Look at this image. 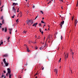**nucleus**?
Here are the masks:
<instances>
[{
	"instance_id": "29",
	"label": "nucleus",
	"mask_w": 78,
	"mask_h": 78,
	"mask_svg": "<svg viewBox=\"0 0 78 78\" xmlns=\"http://www.w3.org/2000/svg\"><path fill=\"white\" fill-rule=\"evenodd\" d=\"M4 28H2V31H4Z\"/></svg>"
},
{
	"instance_id": "62",
	"label": "nucleus",
	"mask_w": 78,
	"mask_h": 78,
	"mask_svg": "<svg viewBox=\"0 0 78 78\" xmlns=\"http://www.w3.org/2000/svg\"><path fill=\"white\" fill-rule=\"evenodd\" d=\"M45 31H46V30H47L46 29H45Z\"/></svg>"
},
{
	"instance_id": "53",
	"label": "nucleus",
	"mask_w": 78,
	"mask_h": 78,
	"mask_svg": "<svg viewBox=\"0 0 78 78\" xmlns=\"http://www.w3.org/2000/svg\"><path fill=\"white\" fill-rule=\"evenodd\" d=\"M22 14L21 13V15L20 16V17H22Z\"/></svg>"
},
{
	"instance_id": "43",
	"label": "nucleus",
	"mask_w": 78,
	"mask_h": 78,
	"mask_svg": "<svg viewBox=\"0 0 78 78\" xmlns=\"http://www.w3.org/2000/svg\"><path fill=\"white\" fill-rule=\"evenodd\" d=\"M73 18H74V17H73L72 18V20H73Z\"/></svg>"
},
{
	"instance_id": "6",
	"label": "nucleus",
	"mask_w": 78,
	"mask_h": 78,
	"mask_svg": "<svg viewBox=\"0 0 78 78\" xmlns=\"http://www.w3.org/2000/svg\"><path fill=\"white\" fill-rule=\"evenodd\" d=\"M4 31L5 33L6 32V31H7V28H6V27H5L4 28Z\"/></svg>"
},
{
	"instance_id": "54",
	"label": "nucleus",
	"mask_w": 78,
	"mask_h": 78,
	"mask_svg": "<svg viewBox=\"0 0 78 78\" xmlns=\"http://www.w3.org/2000/svg\"><path fill=\"white\" fill-rule=\"evenodd\" d=\"M72 55H73V54H74V53L72 52Z\"/></svg>"
},
{
	"instance_id": "35",
	"label": "nucleus",
	"mask_w": 78,
	"mask_h": 78,
	"mask_svg": "<svg viewBox=\"0 0 78 78\" xmlns=\"http://www.w3.org/2000/svg\"><path fill=\"white\" fill-rule=\"evenodd\" d=\"M35 50H37V47H35Z\"/></svg>"
},
{
	"instance_id": "50",
	"label": "nucleus",
	"mask_w": 78,
	"mask_h": 78,
	"mask_svg": "<svg viewBox=\"0 0 78 78\" xmlns=\"http://www.w3.org/2000/svg\"><path fill=\"white\" fill-rule=\"evenodd\" d=\"M27 65H28V64L26 63V66H27Z\"/></svg>"
},
{
	"instance_id": "60",
	"label": "nucleus",
	"mask_w": 78,
	"mask_h": 78,
	"mask_svg": "<svg viewBox=\"0 0 78 78\" xmlns=\"http://www.w3.org/2000/svg\"><path fill=\"white\" fill-rule=\"evenodd\" d=\"M48 27H49V28L50 27H49V26H48Z\"/></svg>"
},
{
	"instance_id": "13",
	"label": "nucleus",
	"mask_w": 78,
	"mask_h": 78,
	"mask_svg": "<svg viewBox=\"0 0 78 78\" xmlns=\"http://www.w3.org/2000/svg\"><path fill=\"white\" fill-rule=\"evenodd\" d=\"M5 58H4V59H3V62H4V63H5V64L6 63V60Z\"/></svg>"
},
{
	"instance_id": "7",
	"label": "nucleus",
	"mask_w": 78,
	"mask_h": 78,
	"mask_svg": "<svg viewBox=\"0 0 78 78\" xmlns=\"http://www.w3.org/2000/svg\"><path fill=\"white\" fill-rule=\"evenodd\" d=\"M27 51H28V52H30V51L29 50V48L28 47H27Z\"/></svg>"
},
{
	"instance_id": "5",
	"label": "nucleus",
	"mask_w": 78,
	"mask_h": 78,
	"mask_svg": "<svg viewBox=\"0 0 78 78\" xmlns=\"http://www.w3.org/2000/svg\"><path fill=\"white\" fill-rule=\"evenodd\" d=\"M68 58V54L66 55L65 56V59H67Z\"/></svg>"
},
{
	"instance_id": "24",
	"label": "nucleus",
	"mask_w": 78,
	"mask_h": 78,
	"mask_svg": "<svg viewBox=\"0 0 78 78\" xmlns=\"http://www.w3.org/2000/svg\"><path fill=\"white\" fill-rule=\"evenodd\" d=\"M14 17H15V15H13V16H12L11 17H12V18H14Z\"/></svg>"
},
{
	"instance_id": "3",
	"label": "nucleus",
	"mask_w": 78,
	"mask_h": 78,
	"mask_svg": "<svg viewBox=\"0 0 78 78\" xmlns=\"http://www.w3.org/2000/svg\"><path fill=\"white\" fill-rule=\"evenodd\" d=\"M7 70H8V73L9 74V75H10V73H11V70H10V69L9 68H8L7 69Z\"/></svg>"
},
{
	"instance_id": "31",
	"label": "nucleus",
	"mask_w": 78,
	"mask_h": 78,
	"mask_svg": "<svg viewBox=\"0 0 78 78\" xmlns=\"http://www.w3.org/2000/svg\"><path fill=\"white\" fill-rule=\"evenodd\" d=\"M37 39H41V37L40 36H39L37 38Z\"/></svg>"
},
{
	"instance_id": "40",
	"label": "nucleus",
	"mask_w": 78,
	"mask_h": 78,
	"mask_svg": "<svg viewBox=\"0 0 78 78\" xmlns=\"http://www.w3.org/2000/svg\"><path fill=\"white\" fill-rule=\"evenodd\" d=\"M3 72L4 73H6V71H5V70H4Z\"/></svg>"
},
{
	"instance_id": "41",
	"label": "nucleus",
	"mask_w": 78,
	"mask_h": 78,
	"mask_svg": "<svg viewBox=\"0 0 78 78\" xmlns=\"http://www.w3.org/2000/svg\"><path fill=\"white\" fill-rule=\"evenodd\" d=\"M34 7H35L34 5H33L32 6V8H34Z\"/></svg>"
},
{
	"instance_id": "27",
	"label": "nucleus",
	"mask_w": 78,
	"mask_h": 78,
	"mask_svg": "<svg viewBox=\"0 0 78 78\" xmlns=\"http://www.w3.org/2000/svg\"><path fill=\"white\" fill-rule=\"evenodd\" d=\"M41 23H44V21H43L42 20H41Z\"/></svg>"
},
{
	"instance_id": "33",
	"label": "nucleus",
	"mask_w": 78,
	"mask_h": 78,
	"mask_svg": "<svg viewBox=\"0 0 78 78\" xmlns=\"http://www.w3.org/2000/svg\"><path fill=\"white\" fill-rule=\"evenodd\" d=\"M32 26H33V27H35V24H33L32 25Z\"/></svg>"
},
{
	"instance_id": "44",
	"label": "nucleus",
	"mask_w": 78,
	"mask_h": 78,
	"mask_svg": "<svg viewBox=\"0 0 78 78\" xmlns=\"http://www.w3.org/2000/svg\"><path fill=\"white\" fill-rule=\"evenodd\" d=\"M29 21H27V24H28V23H29Z\"/></svg>"
},
{
	"instance_id": "8",
	"label": "nucleus",
	"mask_w": 78,
	"mask_h": 78,
	"mask_svg": "<svg viewBox=\"0 0 78 78\" xmlns=\"http://www.w3.org/2000/svg\"><path fill=\"white\" fill-rule=\"evenodd\" d=\"M78 22V21H77V20H75V24L76 25V23H77Z\"/></svg>"
},
{
	"instance_id": "34",
	"label": "nucleus",
	"mask_w": 78,
	"mask_h": 78,
	"mask_svg": "<svg viewBox=\"0 0 78 78\" xmlns=\"http://www.w3.org/2000/svg\"><path fill=\"white\" fill-rule=\"evenodd\" d=\"M61 39H62V36H61Z\"/></svg>"
},
{
	"instance_id": "10",
	"label": "nucleus",
	"mask_w": 78,
	"mask_h": 78,
	"mask_svg": "<svg viewBox=\"0 0 78 78\" xmlns=\"http://www.w3.org/2000/svg\"><path fill=\"white\" fill-rule=\"evenodd\" d=\"M40 31L41 33V34H43L44 33V32L43 31H42L41 30V29H40Z\"/></svg>"
},
{
	"instance_id": "46",
	"label": "nucleus",
	"mask_w": 78,
	"mask_h": 78,
	"mask_svg": "<svg viewBox=\"0 0 78 78\" xmlns=\"http://www.w3.org/2000/svg\"><path fill=\"white\" fill-rule=\"evenodd\" d=\"M0 26H2V23H0Z\"/></svg>"
},
{
	"instance_id": "17",
	"label": "nucleus",
	"mask_w": 78,
	"mask_h": 78,
	"mask_svg": "<svg viewBox=\"0 0 78 78\" xmlns=\"http://www.w3.org/2000/svg\"><path fill=\"white\" fill-rule=\"evenodd\" d=\"M12 5H13L15 6V5H16V3H12Z\"/></svg>"
},
{
	"instance_id": "18",
	"label": "nucleus",
	"mask_w": 78,
	"mask_h": 78,
	"mask_svg": "<svg viewBox=\"0 0 78 78\" xmlns=\"http://www.w3.org/2000/svg\"><path fill=\"white\" fill-rule=\"evenodd\" d=\"M2 24H4V20H3L2 21Z\"/></svg>"
},
{
	"instance_id": "52",
	"label": "nucleus",
	"mask_w": 78,
	"mask_h": 78,
	"mask_svg": "<svg viewBox=\"0 0 78 78\" xmlns=\"http://www.w3.org/2000/svg\"><path fill=\"white\" fill-rule=\"evenodd\" d=\"M4 6L2 5V7H1L2 8H3V7Z\"/></svg>"
},
{
	"instance_id": "1",
	"label": "nucleus",
	"mask_w": 78,
	"mask_h": 78,
	"mask_svg": "<svg viewBox=\"0 0 78 78\" xmlns=\"http://www.w3.org/2000/svg\"><path fill=\"white\" fill-rule=\"evenodd\" d=\"M12 11L13 12H14L15 14H16V9L14 8V6L12 8Z\"/></svg>"
},
{
	"instance_id": "38",
	"label": "nucleus",
	"mask_w": 78,
	"mask_h": 78,
	"mask_svg": "<svg viewBox=\"0 0 78 78\" xmlns=\"http://www.w3.org/2000/svg\"><path fill=\"white\" fill-rule=\"evenodd\" d=\"M3 44V42H2L1 43V44Z\"/></svg>"
},
{
	"instance_id": "49",
	"label": "nucleus",
	"mask_w": 78,
	"mask_h": 78,
	"mask_svg": "<svg viewBox=\"0 0 78 78\" xmlns=\"http://www.w3.org/2000/svg\"><path fill=\"white\" fill-rule=\"evenodd\" d=\"M39 26H41V23H39Z\"/></svg>"
},
{
	"instance_id": "16",
	"label": "nucleus",
	"mask_w": 78,
	"mask_h": 78,
	"mask_svg": "<svg viewBox=\"0 0 78 78\" xmlns=\"http://www.w3.org/2000/svg\"><path fill=\"white\" fill-rule=\"evenodd\" d=\"M9 78H11V75H12L10 74V75H9Z\"/></svg>"
},
{
	"instance_id": "59",
	"label": "nucleus",
	"mask_w": 78,
	"mask_h": 78,
	"mask_svg": "<svg viewBox=\"0 0 78 78\" xmlns=\"http://www.w3.org/2000/svg\"><path fill=\"white\" fill-rule=\"evenodd\" d=\"M16 5H18V4L17 3H16Z\"/></svg>"
},
{
	"instance_id": "58",
	"label": "nucleus",
	"mask_w": 78,
	"mask_h": 78,
	"mask_svg": "<svg viewBox=\"0 0 78 78\" xmlns=\"http://www.w3.org/2000/svg\"><path fill=\"white\" fill-rule=\"evenodd\" d=\"M2 28V26H0V28Z\"/></svg>"
},
{
	"instance_id": "26",
	"label": "nucleus",
	"mask_w": 78,
	"mask_h": 78,
	"mask_svg": "<svg viewBox=\"0 0 78 78\" xmlns=\"http://www.w3.org/2000/svg\"><path fill=\"white\" fill-rule=\"evenodd\" d=\"M40 12H41V13L43 14H44V12H43V11H40Z\"/></svg>"
},
{
	"instance_id": "39",
	"label": "nucleus",
	"mask_w": 78,
	"mask_h": 78,
	"mask_svg": "<svg viewBox=\"0 0 78 78\" xmlns=\"http://www.w3.org/2000/svg\"><path fill=\"white\" fill-rule=\"evenodd\" d=\"M19 9H17V12H19Z\"/></svg>"
},
{
	"instance_id": "32",
	"label": "nucleus",
	"mask_w": 78,
	"mask_h": 78,
	"mask_svg": "<svg viewBox=\"0 0 78 78\" xmlns=\"http://www.w3.org/2000/svg\"><path fill=\"white\" fill-rule=\"evenodd\" d=\"M37 16L35 18V19H34V20H36V19H37Z\"/></svg>"
},
{
	"instance_id": "23",
	"label": "nucleus",
	"mask_w": 78,
	"mask_h": 78,
	"mask_svg": "<svg viewBox=\"0 0 78 78\" xmlns=\"http://www.w3.org/2000/svg\"><path fill=\"white\" fill-rule=\"evenodd\" d=\"M61 58H60V59L59 60H58V62H61Z\"/></svg>"
},
{
	"instance_id": "64",
	"label": "nucleus",
	"mask_w": 78,
	"mask_h": 78,
	"mask_svg": "<svg viewBox=\"0 0 78 78\" xmlns=\"http://www.w3.org/2000/svg\"><path fill=\"white\" fill-rule=\"evenodd\" d=\"M49 28H50V27H49V28H48V30H49Z\"/></svg>"
},
{
	"instance_id": "11",
	"label": "nucleus",
	"mask_w": 78,
	"mask_h": 78,
	"mask_svg": "<svg viewBox=\"0 0 78 78\" xmlns=\"http://www.w3.org/2000/svg\"><path fill=\"white\" fill-rule=\"evenodd\" d=\"M57 70H57V69H55V70H54L55 72V73H56V75L57 74Z\"/></svg>"
},
{
	"instance_id": "37",
	"label": "nucleus",
	"mask_w": 78,
	"mask_h": 78,
	"mask_svg": "<svg viewBox=\"0 0 78 78\" xmlns=\"http://www.w3.org/2000/svg\"><path fill=\"white\" fill-rule=\"evenodd\" d=\"M10 38V37H9L8 38V40H9V38Z\"/></svg>"
},
{
	"instance_id": "28",
	"label": "nucleus",
	"mask_w": 78,
	"mask_h": 78,
	"mask_svg": "<svg viewBox=\"0 0 78 78\" xmlns=\"http://www.w3.org/2000/svg\"><path fill=\"white\" fill-rule=\"evenodd\" d=\"M0 19H2V20L3 19V17L2 16V17H1Z\"/></svg>"
},
{
	"instance_id": "36",
	"label": "nucleus",
	"mask_w": 78,
	"mask_h": 78,
	"mask_svg": "<svg viewBox=\"0 0 78 78\" xmlns=\"http://www.w3.org/2000/svg\"><path fill=\"white\" fill-rule=\"evenodd\" d=\"M51 3V1H50L49 2H48V4H49V3Z\"/></svg>"
},
{
	"instance_id": "14",
	"label": "nucleus",
	"mask_w": 78,
	"mask_h": 78,
	"mask_svg": "<svg viewBox=\"0 0 78 78\" xmlns=\"http://www.w3.org/2000/svg\"><path fill=\"white\" fill-rule=\"evenodd\" d=\"M28 21L29 22L31 23V22H32V21H33V20H29Z\"/></svg>"
},
{
	"instance_id": "20",
	"label": "nucleus",
	"mask_w": 78,
	"mask_h": 78,
	"mask_svg": "<svg viewBox=\"0 0 78 78\" xmlns=\"http://www.w3.org/2000/svg\"><path fill=\"white\" fill-rule=\"evenodd\" d=\"M23 33H24V34H26V33H27V31H23Z\"/></svg>"
},
{
	"instance_id": "61",
	"label": "nucleus",
	"mask_w": 78,
	"mask_h": 78,
	"mask_svg": "<svg viewBox=\"0 0 78 78\" xmlns=\"http://www.w3.org/2000/svg\"><path fill=\"white\" fill-rule=\"evenodd\" d=\"M37 76H36L35 77V78H37Z\"/></svg>"
},
{
	"instance_id": "15",
	"label": "nucleus",
	"mask_w": 78,
	"mask_h": 78,
	"mask_svg": "<svg viewBox=\"0 0 78 78\" xmlns=\"http://www.w3.org/2000/svg\"><path fill=\"white\" fill-rule=\"evenodd\" d=\"M5 64V66H8V64H9L8 63H6Z\"/></svg>"
},
{
	"instance_id": "56",
	"label": "nucleus",
	"mask_w": 78,
	"mask_h": 78,
	"mask_svg": "<svg viewBox=\"0 0 78 78\" xmlns=\"http://www.w3.org/2000/svg\"><path fill=\"white\" fill-rule=\"evenodd\" d=\"M44 18H42V20H44Z\"/></svg>"
},
{
	"instance_id": "2",
	"label": "nucleus",
	"mask_w": 78,
	"mask_h": 78,
	"mask_svg": "<svg viewBox=\"0 0 78 78\" xmlns=\"http://www.w3.org/2000/svg\"><path fill=\"white\" fill-rule=\"evenodd\" d=\"M64 21H62L61 22V23H60V27L62 28V27L63 25L64 24Z\"/></svg>"
},
{
	"instance_id": "42",
	"label": "nucleus",
	"mask_w": 78,
	"mask_h": 78,
	"mask_svg": "<svg viewBox=\"0 0 78 78\" xmlns=\"http://www.w3.org/2000/svg\"><path fill=\"white\" fill-rule=\"evenodd\" d=\"M8 74H9V73H7V74H6V76L8 77Z\"/></svg>"
},
{
	"instance_id": "25",
	"label": "nucleus",
	"mask_w": 78,
	"mask_h": 78,
	"mask_svg": "<svg viewBox=\"0 0 78 78\" xmlns=\"http://www.w3.org/2000/svg\"><path fill=\"white\" fill-rule=\"evenodd\" d=\"M38 74V73H37L34 75V76H36V75H37Z\"/></svg>"
},
{
	"instance_id": "30",
	"label": "nucleus",
	"mask_w": 78,
	"mask_h": 78,
	"mask_svg": "<svg viewBox=\"0 0 78 78\" xmlns=\"http://www.w3.org/2000/svg\"><path fill=\"white\" fill-rule=\"evenodd\" d=\"M4 76V75H2L1 76V77L3 78Z\"/></svg>"
},
{
	"instance_id": "4",
	"label": "nucleus",
	"mask_w": 78,
	"mask_h": 78,
	"mask_svg": "<svg viewBox=\"0 0 78 78\" xmlns=\"http://www.w3.org/2000/svg\"><path fill=\"white\" fill-rule=\"evenodd\" d=\"M8 30H9V34H11V33H12V29L9 28Z\"/></svg>"
},
{
	"instance_id": "51",
	"label": "nucleus",
	"mask_w": 78,
	"mask_h": 78,
	"mask_svg": "<svg viewBox=\"0 0 78 78\" xmlns=\"http://www.w3.org/2000/svg\"><path fill=\"white\" fill-rule=\"evenodd\" d=\"M44 67H43L42 68V69L43 70H44Z\"/></svg>"
},
{
	"instance_id": "57",
	"label": "nucleus",
	"mask_w": 78,
	"mask_h": 78,
	"mask_svg": "<svg viewBox=\"0 0 78 78\" xmlns=\"http://www.w3.org/2000/svg\"><path fill=\"white\" fill-rule=\"evenodd\" d=\"M1 64H3V62H1Z\"/></svg>"
},
{
	"instance_id": "45",
	"label": "nucleus",
	"mask_w": 78,
	"mask_h": 78,
	"mask_svg": "<svg viewBox=\"0 0 78 78\" xmlns=\"http://www.w3.org/2000/svg\"><path fill=\"white\" fill-rule=\"evenodd\" d=\"M2 11H3V9H1V11L2 12Z\"/></svg>"
},
{
	"instance_id": "21",
	"label": "nucleus",
	"mask_w": 78,
	"mask_h": 78,
	"mask_svg": "<svg viewBox=\"0 0 78 78\" xmlns=\"http://www.w3.org/2000/svg\"><path fill=\"white\" fill-rule=\"evenodd\" d=\"M46 45H46V44H45L44 45V46H43V48H44V47H46Z\"/></svg>"
},
{
	"instance_id": "47",
	"label": "nucleus",
	"mask_w": 78,
	"mask_h": 78,
	"mask_svg": "<svg viewBox=\"0 0 78 78\" xmlns=\"http://www.w3.org/2000/svg\"><path fill=\"white\" fill-rule=\"evenodd\" d=\"M27 7H30V5H27Z\"/></svg>"
},
{
	"instance_id": "19",
	"label": "nucleus",
	"mask_w": 78,
	"mask_h": 78,
	"mask_svg": "<svg viewBox=\"0 0 78 78\" xmlns=\"http://www.w3.org/2000/svg\"><path fill=\"white\" fill-rule=\"evenodd\" d=\"M37 25V23H35V27H36V25Z\"/></svg>"
},
{
	"instance_id": "12",
	"label": "nucleus",
	"mask_w": 78,
	"mask_h": 78,
	"mask_svg": "<svg viewBox=\"0 0 78 78\" xmlns=\"http://www.w3.org/2000/svg\"><path fill=\"white\" fill-rule=\"evenodd\" d=\"M40 50H43L44 49V48L43 47V46H42L40 48Z\"/></svg>"
},
{
	"instance_id": "63",
	"label": "nucleus",
	"mask_w": 78,
	"mask_h": 78,
	"mask_svg": "<svg viewBox=\"0 0 78 78\" xmlns=\"http://www.w3.org/2000/svg\"><path fill=\"white\" fill-rule=\"evenodd\" d=\"M2 5V4H1V3H0V5Z\"/></svg>"
},
{
	"instance_id": "22",
	"label": "nucleus",
	"mask_w": 78,
	"mask_h": 78,
	"mask_svg": "<svg viewBox=\"0 0 78 78\" xmlns=\"http://www.w3.org/2000/svg\"><path fill=\"white\" fill-rule=\"evenodd\" d=\"M19 22V19H17L16 20V22Z\"/></svg>"
},
{
	"instance_id": "48",
	"label": "nucleus",
	"mask_w": 78,
	"mask_h": 78,
	"mask_svg": "<svg viewBox=\"0 0 78 78\" xmlns=\"http://www.w3.org/2000/svg\"><path fill=\"white\" fill-rule=\"evenodd\" d=\"M45 24H44V26H43V28L44 27H45Z\"/></svg>"
},
{
	"instance_id": "9",
	"label": "nucleus",
	"mask_w": 78,
	"mask_h": 78,
	"mask_svg": "<svg viewBox=\"0 0 78 78\" xmlns=\"http://www.w3.org/2000/svg\"><path fill=\"white\" fill-rule=\"evenodd\" d=\"M8 56V54H5L4 55H3V56L4 57H7Z\"/></svg>"
},
{
	"instance_id": "55",
	"label": "nucleus",
	"mask_w": 78,
	"mask_h": 78,
	"mask_svg": "<svg viewBox=\"0 0 78 78\" xmlns=\"http://www.w3.org/2000/svg\"><path fill=\"white\" fill-rule=\"evenodd\" d=\"M62 2H63V0H61Z\"/></svg>"
}]
</instances>
